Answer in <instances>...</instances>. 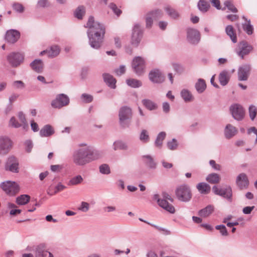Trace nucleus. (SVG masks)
I'll use <instances>...</instances> for the list:
<instances>
[{
  "label": "nucleus",
  "mask_w": 257,
  "mask_h": 257,
  "mask_svg": "<svg viewBox=\"0 0 257 257\" xmlns=\"http://www.w3.org/2000/svg\"><path fill=\"white\" fill-rule=\"evenodd\" d=\"M85 27L88 28L87 34L90 46L95 49H99L102 45L105 33L104 26L95 22L94 18L90 16Z\"/></svg>",
  "instance_id": "f257e3e1"
},
{
  "label": "nucleus",
  "mask_w": 257,
  "mask_h": 257,
  "mask_svg": "<svg viewBox=\"0 0 257 257\" xmlns=\"http://www.w3.org/2000/svg\"><path fill=\"white\" fill-rule=\"evenodd\" d=\"M100 157L98 151L91 150L89 147H86L75 150L72 155V161L76 166H84Z\"/></svg>",
  "instance_id": "f03ea898"
},
{
  "label": "nucleus",
  "mask_w": 257,
  "mask_h": 257,
  "mask_svg": "<svg viewBox=\"0 0 257 257\" xmlns=\"http://www.w3.org/2000/svg\"><path fill=\"white\" fill-rule=\"evenodd\" d=\"M175 195L178 200L184 202H189L192 196L190 187L186 184L178 186L175 190Z\"/></svg>",
  "instance_id": "7ed1b4c3"
},
{
  "label": "nucleus",
  "mask_w": 257,
  "mask_h": 257,
  "mask_svg": "<svg viewBox=\"0 0 257 257\" xmlns=\"http://www.w3.org/2000/svg\"><path fill=\"white\" fill-rule=\"evenodd\" d=\"M118 117L120 125L124 128L128 127L132 117V109L126 106L121 107L119 110Z\"/></svg>",
  "instance_id": "20e7f679"
},
{
  "label": "nucleus",
  "mask_w": 257,
  "mask_h": 257,
  "mask_svg": "<svg viewBox=\"0 0 257 257\" xmlns=\"http://www.w3.org/2000/svg\"><path fill=\"white\" fill-rule=\"evenodd\" d=\"M1 187L10 196H15L20 190L19 185L16 182L11 181L2 182Z\"/></svg>",
  "instance_id": "39448f33"
},
{
  "label": "nucleus",
  "mask_w": 257,
  "mask_h": 257,
  "mask_svg": "<svg viewBox=\"0 0 257 257\" xmlns=\"http://www.w3.org/2000/svg\"><path fill=\"white\" fill-rule=\"evenodd\" d=\"M132 68L138 75H142L146 68L145 59L140 56L134 58L132 62Z\"/></svg>",
  "instance_id": "423d86ee"
},
{
  "label": "nucleus",
  "mask_w": 257,
  "mask_h": 257,
  "mask_svg": "<svg viewBox=\"0 0 257 257\" xmlns=\"http://www.w3.org/2000/svg\"><path fill=\"white\" fill-rule=\"evenodd\" d=\"M7 59L12 67H17L23 62L24 55L19 52H12L7 56Z\"/></svg>",
  "instance_id": "0eeeda50"
},
{
  "label": "nucleus",
  "mask_w": 257,
  "mask_h": 257,
  "mask_svg": "<svg viewBox=\"0 0 257 257\" xmlns=\"http://www.w3.org/2000/svg\"><path fill=\"white\" fill-rule=\"evenodd\" d=\"M143 35V30L139 24H136L133 29L131 44L137 47L140 44Z\"/></svg>",
  "instance_id": "6e6552de"
},
{
  "label": "nucleus",
  "mask_w": 257,
  "mask_h": 257,
  "mask_svg": "<svg viewBox=\"0 0 257 257\" xmlns=\"http://www.w3.org/2000/svg\"><path fill=\"white\" fill-rule=\"evenodd\" d=\"M251 70V66L249 64H244L239 67L237 70V78L239 81H247L249 78Z\"/></svg>",
  "instance_id": "1a4fd4ad"
},
{
  "label": "nucleus",
  "mask_w": 257,
  "mask_h": 257,
  "mask_svg": "<svg viewBox=\"0 0 257 257\" xmlns=\"http://www.w3.org/2000/svg\"><path fill=\"white\" fill-rule=\"evenodd\" d=\"M201 39V35L199 31L194 28H188L187 30V40L192 44L197 45Z\"/></svg>",
  "instance_id": "9d476101"
},
{
  "label": "nucleus",
  "mask_w": 257,
  "mask_h": 257,
  "mask_svg": "<svg viewBox=\"0 0 257 257\" xmlns=\"http://www.w3.org/2000/svg\"><path fill=\"white\" fill-rule=\"evenodd\" d=\"M69 103V98L64 94H59L56 96L55 99L51 102V106L55 108H61L67 105Z\"/></svg>",
  "instance_id": "9b49d317"
},
{
  "label": "nucleus",
  "mask_w": 257,
  "mask_h": 257,
  "mask_svg": "<svg viewBox=\"0 0 257 257\" xmlns=\"http://www.w3.org/2000/svg\"><path fill=\"white\" fill-rule=\"evenodd\" d=\"M13 142L8 137H0V155H7L12 148Z\"/></svg>",
  "instance_id": "f8f14e48"
},
{
  "label": "nucleus",
  "mask_w": 257,
  "mask_h": 257,
  "mask_svg": "<svg viewBox=\"0 0 257 257\" xmlns=\"http://www.w3.org/2000/svg\"><path fill=\"white\" fill-rule=\"evenodd\" d=\"M18 159L14 156H9L5 164V170L13 173H17L19 171Z\"/></svg>",
  "instance_id": "ddd939ff"
},
{
  "label": "nucleus",
  "mask_w": 257,
  "mask_h": 257,
  "mask_svg": "<svg viewBox=\"0 0 257 257\" xmlns=\"http://www.w3.org/2000/svg\"><path fill=\"white\" fill-rule=\"evenodd\" d=\"M230 110L232 117L236 120H241L244 117L245 110L240 104H234L231 105Z\"/></svg>",
  "instance_id": "4468645a"
},
{
  "label": "nucleus",
  "mask_w": 257,
  "mask_h": 257,
  "mask_svg": "<svg viewBox=\"0 0 257 257\" xmlns=\"http://www.w3.org/2000/svg\"><path fill=\"white\" fill-rule=\"evenodd\" d=\"M35 257H54L53 254L49 252L45 243H40L34 247Z\"/></svg>",
  "instance_id": "2eb2a0df"
},
{
  "label": "nucleus",
  "mask_w": 257,
  "mask_h": 257,
  "mask_svg": "<svg viewBox=\"0 0 257 257\" xmlns=\"http://www.w3.org/2000/svg\"><path fill=\"white\" fill-rule=\"evenodd\" d=\"M239 50L236 53L242 59L244 56L248 55L253 50V47L247 42L242 41L238 44Z\"/></svg>",
  "instance_id": "dca6fc26"
},
{
  "label": "nucleus",
  "mask_w": 257,
  "mask_h": 257,
  "mask_svg": "<svg viewBox=\"0 0 257 257\" xmlns=\"http://www.w3.org/2000/svg\"><path fill=\"white\" fill-rule=\"evenodd\" d=\"M153 199L156 200L158 205L167 211L172 214L175 213V209L174 207L166 200L160 199L158 194H155L153 196Z\"/></svg>",
  "instance_id": "f3484780"
},
{
  "label": "nucleus",
  "mask_w": 257,
  "mask_h": 257,
  "mask_svg": "<svg viewBox=\"0 0 257 257\" xmlns=\"http://www.w3.org/2000/svg\"><path fill=\"white\" fill-rule=\"evenodd\" d=\"M212 191L215 194L227 199H231L232 197V190L230 186L225 188H218L216 186H214L212 187Z\"/></svg>",
  "instance_id": "a211bd4d"
},
{
  "label": "nucleus",
  "mask_w": 257,
  "mask_h": 257,
  "mask_svg": "<svg viewBox=\"0 0 257 257\" xmlns=\"http://www.w3.org/2000/svg\"><path fill=\"white\" fill-rule=\"evenodd\" d=\"M150 80L153 83H161L165 81V77L158 69L151 71L149 74Z\"/></svg>",
  "instance_id": "6ab92c4d"
},
{
  "label": "nucleus",
  "mask_w": 257,
  "mask_h": 257,
  "mask_svg": "<svg viewBox=\"0 0 257 257\" xmlns=\"http://www.w3.org/2000/svg\"><path fill=\"white\" fill-rule=\"evenodd\" d=\"M236 183L240 190L247 188L249 185V180L245 173H240L236 177Z\"/></svg>",
  "instance_id": "aec40b11"
},
{
  "label": "nucleus",
  "mask_w": 257,
  "mask_h": 257,
  "mask_svg": "<svg viewBox=\"0 0 257 257\" xmlns=\"http://www.w3.org/2000/svg\"><path fill=\"white\" fill-rule=\"evenodd\" d=\"M20 37V33L15 30L8 31L5 36L6 40L10 43H15Z\"/></svg>",
  "instance_id": "412c9836"
},
{
  "label": "nucleus",
  "mask_w": 257,
  "mask_h": 257,
  "mask_svg": "<svg viewBox=\"0 0 257 257\" xmlns=\"http://www.w3.org/2000/svg\"><path fill=\"white\" fill-rule=\"evenodd\" d=\"M237 132V129L232 124L229 123L226 125L224 128V136L226 139H229L235 136Z\"/></svg>",
  "instance_id": "4be33fe9"
},
{
  "label": "nucleus",
  "mask_w": 257,
  "mask_h": 257,
  "mask_svg": "<svg viewBox=\"0 0 257 257\" xmlns=\"http://www.w3.org/2000/svg\"><path fill=\"white\" fill-rule=\"evenodd\" d=\"M32 69L37 73H42L44 69V63L41 59H35L30 64Z\"/></svg>",
  "instance_id": "5701e85b"
},
{
  "label": "nucleus",
  "mask_w": 257,
  "mask_h": 257,
  "mask_svg": "<svg viewBox=\"0 0 257 257\" xmlns=\"http://www.w3.org/2000/svg\"><path fill=\"white\" fill-rule=\"evenodd\" d=\"M229 73L226 70L221 71L218 76V79L220 84L222 86H225L230 79Z\"/></svg>",
  "instance_id": "b1692460"
},
{
  "label": "nucleus",
  "mask_w": 257,
  "mask_h": 257,
  "mask_svg": "<svg viewBox=\"0 0 257 257\" xmlns=\"http://www.w3.org/2000/svg\"><path fill=\"white\" fill-rule=\"evenodd\" d=\"M103 78L104 82L107 85L111 88L114 89L116 87L115 79L111 75L108 73H104L103 74Z\"/></svg>",
  "instance_id": "393cba45"
},
{
  "label": "nucleus",
  "mask_w": 257,
  "mask_h": 257,
  "mask_svg": "<svg viewBox=\"0 0 257 257\" xmlns=\"http://www.w3.org/2000/svg\"><path fill=\"white\" fill-rule=\"evenodd\" d=\"M144 163L150 169H154L157 167V163L154 158L150 155H144L142 156Z\"/></svg>",
  "instance_id": "a878e982"
},
{
  "label": "nucleus",
  "mask_w": 257,
  "mask_h": 257,
  "mask_svg": "<svg viewBox=\"0 0 257 257\" xmlns=\"http://www.w3.org/2000/svg\"><path fill=\"white\" fill-rule=\"evenodd\" d=\"M54 131L52 127L49 125H45L40 131V135L42 137H49L54 134Z\"/></svg>",
  "instance_id": "bb28decb"
},
{
  "label": "nucleus",
  "mask_w": 257,
  "mask_h": 257,
  "mask_svg": "<svg viewBox=\"0 0 257 257\" xmlns=\"http://www.w3.org/2000/svg\"><path fill=\"white\" fill-rule=\"evenodd\" d=\"M214 210V207L212 205H208L206 207L198 211V215L202 217L209 216Z\"/></svg>",
  "instance_id": "cd10ccee"
},
{
  "label": "nucleus",
  "mask_w": 257,
  "mask_h": 257,
  "mask_svg": "<svg viewBox=\"0 0 257 257\" xmlns=\"http://www.w3.org/2000/svg\"><path fill=\"white\" fill-rule=\"evenodd\" d=\"M164 10L169 17L173 19H177L180 17L179 13L175 9L170 6H166L164 7Z\"/></svg>",
  "instance_id": "c85d7f7f"
},
{
  "label": "nucleus",
  "mask_w": 257,
  "mask_h": 257,
  "mask_svg": "<svg viewBox=\"0 0 257 257\" xmlns=\"http://www.w3.org/2000/svg\"><path fill=\"white\" fill-rule=\"evenodd\" d=\"M197 189L202 194H208L210 191V186L206 183L201 182L197 184Z\"/></svg>",
  "instance_id": "c756f323"
},
{
  "label": "nucleus",
  "mask_w": 257,
  "mask_h": 257,
  "mask_svg": "<svg viewBox=\"0 0 257 257\" xmlns=\"http://www.w3.org/2000/svg\"><path fill=\"white\" fill-rule=\"evenodd\" d=\"M225 32L234 43L237 42V37L234 30L231 25H228L225 28Z\"/></svg>",
  "instance_id": "7c9ffc66"
},
{
  "label": "nucleus",
  "mask_w": 257,
  "mask_h": 257,
  "mask_svg": "<svg viewBox=\"0 0 257 257\" xmlns=\"http://www.w3.org/2000/svg\"><path fill=\"white\" fill-rule=\"evenodd\" d=\"M48 50V56L50 58H54L57 56L60 52V49L58 45H52Z\"/></svg>",
  "instance_id": "2f4dec72"
},
{
  "label": "nucleus",
  "mask_w": 257,
  "mask_h": 257,
  "mask_svg": "<svg viewBox=\"0 0 257 257\" xmlns=\"http://www.w3.org/2000/svg\"><path fill=\"white\" fill-rule=\"evenodd\" d=\"M197 7L200 12L206 13L208 11L210 6L208 2L205 0H199L197 4Z\"/></svg>",
  "instance_id": "473e14b6"
},
{
  "label": "nucleus",
  "mask_w": 257,
  "mask_h": 257,
  "mask_svg": "<svg viewBox=\"0 0 257 257\" xmlns=\"http://www.w3.org/2000/svg\"><path fill=\"white\" fill-rule=\"evenodd\" d=\"M206 180L210 184H217L220 182V177L216 173H211L206 177Z\"/></svg>",
  "instance_id": "72a5a7b5"
},
{
  "label": "nucleus",
  "mask_w": 257,
  "mask_h": 257,
  "mask_svg": "<svg viewBox=\"0 0 257 257\" xmlns=\"http://www.w3.org/2000/svg\"><path fill=\"white\" fill-rule=\"evenodd\" d=\"M195 88L199 93L203 92L206 88L205 80L203 79H199L195 84Z\"/></svg>",
  "instance_id": "f704fd0d"
},
{
  "label": "nucleus",
  "mask_w": 257,
  "mask_h": 257,
  "mask_svg": "<svg viewBox=\"0 0 257 257\" xmlns=\"http://www.w3.org/2000/svg\"><path fill=\"white\" fill-rule=\"evenodd\" d=\"M143 104L146 108L150 110H155L157 108L158 106L156 103L151 100L145 99L142 100Z\"/></svg>",
  "instance_id": "c9c22d12"
},
{
  "label": "nucleus",
  "mask_w": 257,
  "mask_h": 257,
  "mask_svg": "<svg viewBox=\"0 0 257 257\" xmlns=\"http://www.w3.org/2000/svg\"><path fill=\"white\" fill-rule=\"evenodd\" d=\"M181 96L185 102H190L193 99V96L192 93L186 89H183L181 90Z\"/></svg>",
  "instance_id": "e433bc0d"
},
{
  "label": "nucleus",
  "mask_w": 257,
  "mask_h": 257,
  "mask_svg": "<svg viewBox=\"0 0 257 257\" xmlns=\"http://www.w3.org/2000/svg\"><path fill=\"white\" fill-rule=\"evenodd\" d=\"M166 136V134L164 132H161L158 135L155 142V145L156 147L158 148H161L162 147L163 142L165 139Z\"/></svg>",
  "instance_id": "4c0bfd02"
},
{
  "label": "nucleus",
  "mask_w": 257,
  "mask_h": 257,
  "mask_svg": "<svg viewBox=\"0 0 257 257\" xmlns=\"http://www.w3.org/2000/svg\"><path fill=\"white\" fill-rule=\"evenodd\" d=\"M242 18L247 23L242 24V28L243 30L249 35H251L253 33V28L250 24V20H248L244 16Z\"/></svg>",
  "instance_id": "58836bf2"
},
{
  "label": "nucleus",
  "mask_w": 257,
  "mask_h": 257,
  "mask_svg": "<svg viewBox=\"0 0 257 257\" xmlns=\"http://www.w3.org/2000/svg\"><path fill=\"white\" fill-rule=\"evenodd\" d=\"M30 200V196L28 195L24 194L18 196L16 198V203L20 205H24L27 204Z\"/></svg>",
  "instance_id": "ea45409f"
},
{
  "label": "nucleus",
  "mask_w": 257,
  "mask_h": 257,
  "mask_svg": "<svg viewBox=\"0 0 257 257\" xmlns=\"http://www.w3.org/2000/svg\"><path fill=\"white\" fill-rule=\"evenodd\" d=\"M83 181L82 177L80 175L75 176L70 179L68 182L69 186H75L81 184Z\"/></svg>",
  "instance_id": "a19ab883"
},
{
  "label": "nucleus",
  "mask_w": 257,
  "mask_h": 257,
  "mask_svg": "<svg viewBox=\"0 0 257 257\" xmlns=\"http://www.w3.org/2000/svg\"><path fill=\"white\" fill-rule=\"evenodd\" d=\"M126 83L129 86L133 88H138L142 85V83L141 81L134 78L127 79Z\"/></svg>",
  "instance_id": "79ce46f5"
},
{
  "label": "nucleus",
  "mask_w": 257,
  "mask_h": 257,
  "mask_svg": "<svg viewBox=\"0 0 257 257\" xmlns=\"http://www.w3.org/2000/svg\"><path fill=\"white\" fill-rule=\"evenodd\" d=\"M113 150L116 151L117 150H126L127 149V145L121 141H116L113 144Z\"/></svg>",
  "instance_id": "37998d69"
},
{
  "label": "nucleus",
  "mask_w": 257,
  "mask_h": 257,
  "mask_svg": "<svg viewBox=\"0 0 257 257\" xmlns=\"http://www.w3.org/2000/svg\"><path fill=\"white\" fill-rule=\"evenodd\" d=\"M85 13V9L84 6H80L75 10L74 12L75 17L78 19L81 20Z\"/></svg>",
  "instance_id": "c03bdc74"
},
{
  "label": "nucleus",
  "mask_w": 257,
  "mask_h": 257,
  "mask_svg": "<svg viewBox=\"0 0 257 257\" xmlns=\"http://www.w3.org/2000/svg\"><path fill=\"white\" fill-rule=\"evenodd\" d=\"M225 8L222 9V10H224L225 8H227L230 11L233 13H237V10L235 7L232 2L231 1H226L224 2Z\"/></svg>",
  "instance_id": "a18cd8bd"
},
{
  "label": "nucleus",
  "mask_w": 257,
  "mask_h": 257,
  "mask_svg": "<svg viewBox=\"0 0 257 257\" xmlns=\"http://www.w3.org/2000/svg\"><path fill=\"white\" fill-rule=\"evenodd\" d=\"M140 140L143 143H147L149 141L150 137L147 130H143L140 135Z\"/></svg>",
  "instance_id": "49530a36"
},
{
  "label": "nucleus",
  "mask_w": 257,
  "mask_h": 257,
  "mask_svg": "<svg viewBox=\"0 0 257 257\" xmlns=\"http://www.w3.org/2000/svg\"><path fill=\"white\" fill-rule=\"evenodd\" d=\"M99 169L100 173L102 174L108 175L110 173V168L106 164L101 165L99 167Z\"/></svg>",
  "instance_id": "de8ad7c7"
},
{
  "label": "nucleus",
  "mask_w": 257,
  "mask_h": 257,
  "mask_svg": "<svg viewBox=\"0 0 257 257\" xmlns=\"http://www.w3.org/2000/svg\"><path fill=\"white\" fill-rule=\"evenodd\" d=\"M154 19H158L163 16V12L161 10L157 9L149 12Z\"/></svg>",
  "instance_id": "09e8293b"
},
{
  "label": "nucleus",
  "mask_w": 257,
  "mask_h": 257,
  "mask_svg": "<svg viewBox=\"0 0 257 257\" xmlns=\"http://www.w3.org/2000/svg\"><path fill=\"white\" fill-rule=\"evenodd\" d=\"M80 97L82 101L86 103H90L93 100V96L87 93L82 94Z\"/></svg>",
  "instance_id": "8fccbe9b"
},
{
  "label": "nucleus",
  "mask_w": 257,
  "mask_h": 257,
  "mask_svg": "<svg viewBox=\"0 0 257 257\" xmlns=\"http://www.w3.org/2000/svg\"><path fill=\"white\" fill-rule=\"evenodd\" d=\"M18 117L21 122L23 128L24 130L27 128L28 127V124L27 123L25 114L22 112H20L18 113Z\"/></svg>",
  "instance_id": "3c124183"
},
{
  "label": "nucleus",
  "mask_w": 257,
  "mask_h": 257,
  "mask_svg": "<svg viewBox=\"0 0 257 257\" xmlns=\"http://www.w3.org/2000/svg\"><path fill=\"white\" fill-rule=\"evenodd\" d=\"M178 144L175 139H173L171 141L168 142L167 147L170 150H175L178 147Z\"/></svg>",
  "instance_id": "603ef678"
},
{
  "label": "nucleus",
  "mask_w": 257,
  "mask_h": 257,
  "mask_svg": "<svg viewBox=\"0 0 257 257\" xmlns=\"http://www.w3.org/2000/svg\"><path fill=\"white\" fill-rule=\"evenodd\" d=\"M257 109L254 105H251L249 107V115L251 120H253L256 115Z\"/></svg>",
  "instance_id": "864d4df0"
},
{
  "label": "nucleus",
  "mask_w": 257,
  "mask_h": 257,
  "mask_svg": "<svg viewBox=\"0 0 257 257\" xmlns=\"http://www.w3.org/2000/svg\"><path fill=\"white\" fill-rule=\"evenodd\" d=\"M215 228L219 230L220 234L222 236H227L228 235V232L225 225H218L215 226Z\"/></svg>",
  "instance_id": "5fc2aeb1"
},
{
  "label": "nucleus",
  "mask_w": 257,
  "mask_h": 257,
  "mask_svg": "<svg viewBox=\"0 0 257 257\" xmlns=\"http://www.w3.org/2000/svg\"><path fill=\"white\" fill-rule=\"evenodd\" d=\"M12 7L13 9L18 13H22L24 11V7L22 4L20 3H14L12 6Z\"/></svg>",
  "instance_id": "6e6d98bb"
},
{
  "label": "nucleus",
  "mask_w": 257,
  "mask_h": 257,
  "mask_svg": "<svg viewBox=\"0 0 257 257\" xmlns=\"http://www.w3.org/2000/svg\"><path fill=\"white\" fill-rule=\"evenodd\" d=\"M153 19H154L149 12L147 14L146 16V23L147 28L151 27L153 23Z\"/></svg>",
  "instance_id": "4d7b16f0"
},
{
  "label": "nucleus",
  "mask_w": 257,
  "mask_h": 257,
  "mask_svg": "<svg viewBox=\"0 0 257 257\" xmlns=\"http://www.w3.org/2000/svg\"><path fill=\"white\" fill-rule=\"evenodd\" d=\"M109 7L117 16H119L121 14V11L117 7L115 4L110 3L109 5Z\"/></svg>",
  "instance_id": "13d9d810"
},
{
  "label": "nucleus",
  "mask_w": 257,
  "mask_h": 257,
  "mask_svg": "<svg viewBox=\"0 0 257 257\" xmlns=\"http://www.w3.org/2000/svg\"><path fill=\"white\" fill-rule=\"evenodd\" d=\"M89 209V204L86 202H82L78 209L83 212H86Z\"/></svg>",
  "instance_id": "bf43d9fd"
},
{
  "label": "nucleus",
  "mask_w": 257,
  "mask_h": 257,
  "mask_svg": "<svg viewBox=\"0 0 257 257\" xmlns=\"http://www.w3.org/2000/svg\"><path fill=\"white\" fill-rule=\"evenodd\" d=\"M172 66L174 71H175L176 73L178 74L182 73L184 71V68L183 66L179 64L173 63L172 64Z\"/></svg>",
  "instance_id": "052dcab7"
},
{
  "label": "nucleus",
  "mask_w": 257,
  "mask_h": 257,
  "mask_svg": "<svg viewBox=\"0 0 257 257\" xmlns=\"http://www.w3.org/2000/svg\"><path fill=\"white\" fill-rule=\"evenodd\" d=\"M10 125L15 128H18L22 126V123H20L16 120L15 117H12L10 120Z\"/></svg>",
  "instance_id": "680f3d73"
},
{
  "label": "nucleus",
  "mask_w": 257,
  "mask_h": 257,
  "mask_svg": "<svg viewBox=\"0 0 257 257\" xmlns=\"http://www.w3.org/2000/svg\"><path fill=\"white\" fill-rule=\"evenodd\" d=\"M13 85L17 89H23L25 87L24 83L21 80L15 81L13 82Z\"/></svg>",
  "instance_id": "e2e57ef3"
},
{
  "label": "nucleus",
  "mask_w": 257,
  "mask_h": 257,
  "mask_svg": "<svg viewBox=\"0 0 257 257\" xmlns=\"http://www.w3.org/2000/svg\"><path fill=\"white\" fill-rule=\"evenodd\" d=\"M209 164L215 170L220 171L221 170V166L219 164H216L215 161L214 160H210L209 161Z\"/></svg>",
  "instance_id": "0e129e2a"
},
{
  "label": "nucleus",
  "mask_w": 257,
  "mask_h": 257,
  "mask_svg": "<svg viewBox=\"0 0 257 257\" xmlns=\"http://www.w3.org/2000/svg\"><path fill=\"white\" fill-rule=\"evenodd\" d=\"M25 145L26 146V150L28 153H30L33 148V143L30 140H27Z\"/></svg>",
  "instance_id": "69168bd1"
},
{
  "label": "nucleus",
  "mask_w": 257,
  "mask_h": 257,
  "mask_svg": "<svg viewBox=\"0 0 257 257\" xmlns=\"http://www.w3.org/2000/svg\"><path fill=\"white\" fill-rule=\"evenodd\" d=\"M115 72L118 76H120L125 73V67L124 65H121L118 69L115 70Z\"/></svg>",
  "instance_id": "338daca9"
},
{
  "label": "nucleus",
  "mask_w": 257,
  "mask_h": 257,
  "mask_svg": "<svg viewBox=\"0 0 257 257\" xmlns=\"http://www.w3.org/2000/svg\"><path fill=\"white\" fill-rule=\"evenodd\" d=\"M254 207H255L254 206H246L243 208L242 212L244 214H250L251 211L254 209Z\"/></svg>",
  "instance_id": "774afa93"
}]
</instances>
